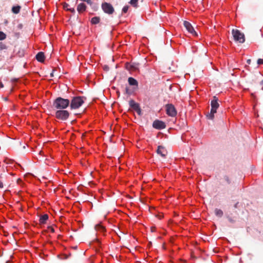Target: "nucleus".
Masks as SVG:
<instances>
[{
  "mask_svg": "<svg viewBox=\"0 0 263 263\" xmlns=\"http://www.w3.org/2000/svg\"><path fill=\"white\" fill-rule=\"evenodd\" d=\"M70 104V101L67 99L58 97L53 101L52 107L54 110H62L66 108Z\"/></svg>",
  "mask_w": 263,
  "mask_h": 263,
  "instance_id": "f257e3e1",
  "label": "nucleus"
},
{
  "mask_svg": "<svg viewBox=\"0 0 263 263\" xmlns=\"http://www.w3.org/2000/svg\"><path fill=\"white\" fill-rule=\"evenodd\" d=\"M218 98L214 96L213 99L211 101V110L210 114L207 115L206 117L209 119L213 120L214 117V114L216 112L217 109L219 107V105L218 103Z\"/></svg>",
  "mask_w": 263,
  "mask_h": 263,
  "instance_id": "f03ea898",
  "label": "nucleus"
},
{
  "mask_svg": "<svg viewBox=\"0 0 263 263\" xmlns=\"http://www.w3.org/2000/svg\"><path fill=\"white\" fill-rule=\"evenodd\" d=\"M83 97H73L70 102V106L71 109H75L79 108L84 103Z\"/></svg>",
  "mask_w": 263,
  "mask_h": 263,
  "instance_id": "7ed1b4c3",
  "label": "nucleus"
},
{
  "mask_svg": "<svg viewBox=\"0 0 263 263\" xmlns=\"http://www.w3.org/2000/svg\"><path fill=\"white\" fill-rule=\"evenodd\" d=\"M234 40L240 43H243L245 42V35L238 29H233L232 30Z\"/></svg>",
  "mask_w": 263,
  "mask_h": 263,
  "instance_id": "20e7f679",
  "label": "nucleus"
},
{
  "mask_svg": "<svg viewBox=\"0 0 263 263\" xmlns=\"http://www.w3.org/2000/svg\"><path fill=\"white\" fill-rule=\"evenodd\" d=\"M55 116L57 119L64 121L68 118L69 113L67 110L64 109L57 110L55 113Z\"/></svg>",
  "mask_w": 263,
  "mask_h": 263,
  "instance_id": "39448f33",
  "label": "nucleus"
},
{
  "mask_svg": "<svg viewBox=\"0 0 263 263\" xmlns=\"http://www.w3.org/2000/svg\"><path fill=\"white\" fill-rule=\"evenodd\" d=\"M101 8L103 12L108 15H111L115 12V9L112 5L107 2L102 3Z\"/></svg>",
  "mask_w": 263,
  "mask_h": 263,
  "instance_id": "423d86ee",
  "label": "nucleus"
},
{
  "mask_svg": "<svg viewBox=\"0 0 263 263\" xmlns=\"http://www.w3.org/2000/svg\"><path fill=\"white\" fill-rule=\"evenodd\" d=\"M166 112L167 115L174 117L177 115V110L175 106L172 104H167L165 105Z\"/></svg>",
  "mask_w": 263,
  "mask_h": 263,
  "instance_id": "0eeeda50",
  "label": "nucleus"
},
{
  "mask_svg": "<svg viewBox=\"0 0 263 263\" xmlns=\"http://www.w3.org/2000/svg\"><path fill=\"white\" fill-rule=\"evenodd\" d=\"M183 25L189 33L195 36H197L198 35L197 32L190 22L185 21L183 22Z\"/></svg>",
  "mask_w": 263,
  "mask_h": 263,
  "instance_id": "6e6552de",
  "label": "nucleus"
},
{
  "mask_svg": "<svg viewBox=\"0 0 263 263\" xmlns=\"http://www.w3.org/2000/svg\"><path fill=\"white\" fill-rule=\"evenodd\" d=\"M153 127L157 129H162L165 128V123L158 120L154 121L153 123Z\"/></svg>",
  "mask_w": 263,
  "mask_h": 263,
  "instance_id": "1a4fd4ad",
  "label": "nucleus"
},
{
  "mask_svg": "<svg viewBox=\"0 0 263 263\" xmlns=\"http://www.w3.org/2000/svg\"><path fill=\"white\" fill-rule=\"evenodd\" d=\"M129 104L130 107L133 108L139 115H141V111L138 103H136L133 100H130L129 101Z\"/></svg>",
  "mask_w": 263,
  "mask_h": 263,
  "instance_id": "9d476101",
  "label": "nucleus"
},
{
  "mask_svg": "<svg viewBox=\"0 0 263 263\" xmlns=\"http://www.w3.org/2000/svg\"><path fill=\"white\" fill-rule=\"evenodd\" d=\"M157 153L161 157L164 158L167 154V151L162 146H158L157 150Z\"/></svg>",
  "mask_w": 263,
  "mask_h": 263,
  "instance_id": "9b49d317",
  "label": "nucleus"
},
{
  "mask_svg": "<svg viewBox=\"0 0 263 263\" xmlns=\"http://www.w3.org/2000/svg\"><path fill=\"white\" fill-rule=\"evenodd\" d=\"M125 67L126 69L129 71H136L138 68V64H131L129 63H126Z\"/></svg>",
  "mask_w": 263,
  "mask_h": 263,
  "instance_id": "f8f14e48",
  "label": "nucleus"
},
{
  "mask_svg": "<svg viewBox=\"0 0 263 263\" xmlns=\"http://www.w3.org/2000/svg\"><path fill=\"white\" fill-rule=\"evenodd\" d=\"M86 8L87 7L85 4L80 3L78 5L77 10L79 13L81 14L85 11Z\"/></svg>",
  "mask_w": 263,
  "mask_h": 263,
  "instance_id": "ddd939ff",
  "label": "nucleus"
},
{
  "mask_svg": "<svg viewBox=\"0 0 263 263\" xmlns=\"http://www.w3.org/2000/svg\"><path fill=\"white\" fill-rule=\"evenodd\" d=\"M36 59L40 62L43 63L45 60L44 53L43 52H39L36 55Z\"/></svg>",
  "mask_w": 263,
  "mask_h": 263,
  "instance_id": "4468645a",
  "label": "nucleus"
},
{
  "mask_svg": "<svg viewBox=\"0 0 263 263\" xmlns=\"http://www.w3.org/2000/svg\"><path fill=\"white\" fill-rule=\"evenodd\" d=\"M48 219V215L47 214H44L43 215H41L40 217L39 222L40 224H45Z\"/></svg>",
  "mask_w": 263,
  "mask_h": 263,
  "instance_id": "2eb2a0df",
  "label": "nucleus"
},
{
  "mask_svg": "<svg viewBox=\"0 0 263 263\" xmlns=\"http://www.w3.org/2000/svg\"><path fill=\"white\" fill-rule=\"evenodd\" d=\"M128 82L130 85L138 86L137 81L132 77H129L128 79Z\"/></svg>",
  "mask_w": 263,
  "mask_h": 263,
  "instance_id": "dca6fc26",
  "label": "nucleus"
},
{
  "mask_svg": "<svg viewBox=\"0 0 263 263\" xmlns=\"http://www.w3.org/2000/svg\"><path fill=\"white\" fill-rule=\"evenodd\" d=\"M69 4L66 3H64L63 4V8L66 10L67 11H70L71 13H75L76 12V11H75V9H74V8H69Z\"/></svg>",
  "mask_w": 263,
  "mask_h": 263,
  "instance_id": "f3484780",
  "label": "nucleus"
},
{
  "mask_svg": "<svg viewBox=\"0 0 263 263\" xmlns=\"http://www.w3.org/2000/svg\"><path fill=\"white\" fill-rule=\"evenodd\" d=\"M100 21V18L99 16H95L91 18V23L93 25H96L98 24Z\"/></svg>",
  "mask_w": 263,
  "mask_h": 263,
  "instance_id": "a211bd4d",
  "label": "nucleus"
},
{
  "mask_svg": "<svg viewBox=\"0 0 263 263\" xmlns=\"http://www.w3.org/2000/svg\"><path fill=\"white\" fill-rule=\"evenodd\" d=\"M21 8V6L18 5L13 6L12 8V12L14 14H17L20 12Z\"/></svg>",
  "mask_w": 263,
  "mask_h": 263,
  "instance_id": "6ab92c4d",
  "label": "nucleus"
},
{
  "mask_svg": "<svg viewBox=\"0 0 263 263\" xmlns=\"http://www.w3.org/2000/svg\"><path fill=\"white\" fill-rule=\"evenodd\" d=\"M215 214L217 216L219 217H221L223 214L222 211L218 209H216L215 210Z\"/></svg>",
  "mask_w": 263,
  "mask_h": 263,
  "instance_id": "aec40b11",
  "label": "nucleus"
},
{
  "mask_svg": "<svg viewBox=\"0 0 263 263\" xmlns=\"http://www.w3.org/2000/svg\"><path fill=\"white\" fill-rule=\"evenodd\" d=\"M8 48V46L4 43L0 42V54L2 53V51L6 50Z\"/></svg>",
  "mask_w": 263,
  "mask_h": 263,
  "instance_id": "412c9836",
  "label": "nucleus"
},
{
  "mask_svg": "<svg viewBox=\"0 0 263 263\" xmlns=\"http://www.w3.org/2000/svg\"><path fill=\"white\" fill-rule=\"evenodd\" d=\"M95 229L96 231L101 232H104L105 231V228L100 224H98L95 226Z\"/></svg>",
  "mask_w": 263,
  "mask_h": 263,
  "instance_id": "4be33fe9",
  "label": "nucleus"
},
{
  "mask_svg": "<svg viewBox=\"0 0 263 263\" xmlns=\"http://www.w3.org/2000/svg\"><path fill=\"white\" fill-rule=\"evenodd\" d=\"M222 179L228 184H230L231 183V180L230 177L227 175L223 176Z\"/></svg>",
  "mask_w": 263,
  "mask_h": 263,
  "instance_id": "5701e85b",
  "label": "nucleus"
},
{
  "mask_svg": "<svg viewBox=\"0 0 263 263\" xmlns=\"http://www.w3.org/2000/svg\"><path fill=\"white\" fill-rule=\"evenodd\" d=\"M138 0H130L129 3L132 6L137 7L138 6Z\"/></svg>",
  "mask_w": 263,
  "mask_h": 263,
  "instance_id": "b1692460",
  "label": "nucleus"
},
{
  "mask_svg": "<svg viewBox=\"0 0 263 263\" xmlns=\"http://www.w3.org/2000/svg\"><path fill=\"white\" fill-rule=\"evenodd\" d=\"M6 37L7 35L3 31H0V41L4 40Z\"/></svg>",
  "mask_w": 263,
  "mask_h": 263,
  "instance_id": "393cba45",
  "label": "nucleus"
},
{
  "mask_svg": "<svg viewBox=\"0 0 263 263\" xmlns=\"http://www.w3.org/2000/svg\"><path fill=\"white\" fill-rule=\"evenodd\" d=\"M128 8H129L128 6H125L122 9V13H126L127 12Z\"/></svg>",
  "mask_w": 263,
  "mask_h": 263,
  "instance_id": "a878e982",
  "label": "nucleus"
},
{
  "mask_svg": "<svg viewBox=\"0 0 263 263\" xmlns=\"http://www.w3.org/2000/svg\"><path fill=\"white\" fill-rule=\"evenodd\" d=\"M125 91V93H126L127 95L131 94V91L129 90V89L128 88V87H126Z\"/></svg>",
  "mask_w": 263,
  "mask_h": 263,
  "instance_id": "bb28decb",
  "label": "nucleus"
},
{
  "mask_svg": "<svg viewBox=\"0 0 263 263\" xmlns=\"http://www.w3.org/2000/svg\"><path fill=\"white\" fill-rule=\"evenodd\" d=\"M257 64L258 65H261L263 64V59H258L257 62Z\"/></svg>",
  "mask_w": 263,
  "mask_h": 263,
  "instance_id": "cd10ccee",
  "label": "nucleus"
},
{
  "mask_svg": "<svg viewBox=\"0 0 263 263\" xmlns=\"http://www.w3.org/2000/svg\"><path fill=\"white\" fill-rule=\"evenodd\" d=\"M48 229H49V231H51V232H52V233H54V229L52 227H48Z\"/></svg>",
  "mask_w": 263,
  "mask_h": 263,
  "instance_id": "c85d7f7f",
  "label": "nucleus"
},
{
  "mask_svg": "<svg viewBox=\"0 0 263 263\" xmlns=\"http://www.w3.org/2000/svg\"><path fill=\"white\" fill-rule=\"evenodd\" d=\"M104 69L107 71L109 70V67L108 66L105 65L104 66Z\"/></svg>",
  "mask_w": 263,
  "mask_h": 263,
  "instance_id": "c756f323",
  "label": "nucleus"
},
{
  "mask_svg": "<svg viewBox=\"0 0 263 263\" xmlns=\"http://www.w3.org/2000/svg\"><path fill=\"white\" fill-rule=\"evenodd\" d=\"M17 27L19 28V29H22V27H23V25L20 24H19L18 26H17Z\"/></svg>",
  "mask_w": 263,
  "mask_h": 263,
  "instance_id": "7c9ffc66",
  "label": "nucleus"
},
{
  "mask_svg": "<svg viewBox=\"0 0 263 263\" xmlns=\"http://www.w3.org/2000/svg\"><path fill=\"white\" fill-rule=\"evenodd\" d=\"M229 220L231 222H234V220L230 217H228Z\"/></svg>",
  "mask_w": 263,
  "mask_h": 263,
  "instance_id": "2f4dec72",
  "label": "nucleus"
},
{
  "mask_svg": "<svg viewBox=\"0 0 263 263\" xmlns=\"http://www.w3.org/2000/svg\"><path fill=\"white\" fill-rule=\"evenodd\" d=\"M247 62L248 64H251V59H248L247 61Z\"/></svg>",
  "mask_w": 263,
  "mask_h": 263,
  "instance_id": "473e14b6",
  "label": "nucleus"
},
{
  "mask_svg": "<svg viewBox=\"0 0 263 263\" xmlns=\"http://www.w3.org/2000/svg\"><path fill=\"white\" fill-rule=\"evenodd\" d=\"M54 71V69L52 70V72L50 73V77H53V72Z\"/></svg>",
  "mask_w": 263,
  "mask_h": 263,
  "instance_id": "72a5a7b5",
  "label": "nucleus"
},
{
  "mask_svg": "<svg viewBox=\"0 0 263 263\" xmlns=\"http://www.w3.org/2000/svg\"><path fill=\"white\" fill-rule=\"evenodd\" d=\"M3 187V183L0 181V188Z\"/></svg>",
  "mask_w": 263,
  "mask_h": 263,
  "instance_id": "f704fd0d",
  "label": "nucleus"
},
{
  "mask_svg": "<svg viewBox=\"0 0 263 263\" xmlns=\"http://www.w3.org/2000/svg\"><path fill=\"white\" fill-rule=\"evenodd\" d=\"M0 87H1V88H2V87H4V85H3V84H2V83H0Z\"/></svg>",
  "mask_w": 263,
  "mask_h": 263,
  "instance_id": "c9c22d12",
  "label": "nucleus"
},
{
  "mask_svg": "<svg viewBox=\"0 0 263 263\" xmlns=\"http://www.w3.org/2000/svg\"><path fill=\"white\" fill-rule=\"evenodd\" d=\"M260 84L263 87V80L261 81Z\"/></svg>",
  "mask_w": 263,
  "mask_h": 263,
  "instance_id": "e433bc0d",
  "label": "nucleus"
},
{
  "mask_svg": "<svg viewBox=\"0 0 263 263\" xmlns=\"http://www.w3.org/2000/svg\"><path fill=\"white\" fill-rule=\"evenodd\" d=\"M4 57H2L1 55H0V61H1L3 59V58Z\"/></svg>",
  "mask_w": 263,
  "mask_h": 263,
  "instance_id": "4c0bfd02",
  "label": "nucleus"
},
{
  "mask_svg": "<svg viewBox=\"0 0 263 263\" xmlns=\"http://www.w3.org/2000/svg\"><path fill=\"white\" fill-rule=\"evenodd\" d=\"M5 100L6 101H7V98H5Z\"/></svg>",
  "mask_w": 263,
  "mask_h": 263,
  "instance_id": "58836bf2",
  "label": "nucleus"
}]
</instances>
